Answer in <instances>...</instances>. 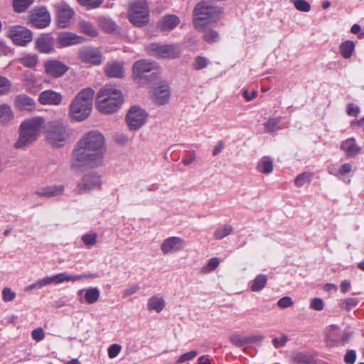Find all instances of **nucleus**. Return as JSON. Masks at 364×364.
<instances>
[{
  "label": "nucleus",
  "mask_w": 364,
  "mask_h": 364,
  "mask_svg": "<svg viewBox=\"0 0 364 364\" xmlns=\"http://www.w3.org/2000/svg\"><path fill=\"white\" fill-rule=\"evenodd\" d=\"M105 153L103 134L98 131H90L76 144L72 153L70 167L77 171H84L102 166Z\"/></svg>",
  "instance_id": "obj_1"
},
{
  "label": "nucleus",
  "mask_w": 364,
  "mask_h": 364,
  "mask_svg": "<svg viewBox=\"0 0 364 364\" xmlns=\"http://www.w3.org/2000/svg\"><path fill=\"white\" fill-rule=\"evenodd\" d=\"M124 102L122 91L114 85L102 87L96 96V108L102 114H109L117 111Z\"/></svg>",
  "instance_id": "obj_2"
},
{
  "label": "nucleus",
  "mask_w": 364,
  "mask_h": 364,
  "mask_svg": "<svg viewBox=\"0 0 364 364\" xmlns=\"http://www.w3.org/2000/svg\"><path fill=\"white\" fill-rule=\"evenodd\" d=\"M45 128V120L40 117L24 120L19 127V137L14 146L23 149L33 143Z\"/></svg>",
  "instance_id": "obj_3"
},
{
  "label": "nucleus",
  "mask_w": 364,
  "mask_h": 364,
  "mask_svg": "<svg viewBox=\"0 0 364 364\" xmlns=\"http://www.w3.org/2000/svg\"><path fill=\"white\" fill-rule=\"evenodd\" d=\"M95 91L91 88L82 90L70 105L69 114L77 122L86 119L92 109Z\"/></svg>",
  "instance_id": "obj_4"
},
{
  "label": "nucleus",
  "mask_w": 364,
  "mask_h": 364,
  "mask_svg": "<svg viewBox=\"0 0 364 364\" xmlns=\"http://www.w3.org/2000/svg\"><path fill=\"white\" fill-rule=\"evenodd\" d=\"M221 10L209 2H199L195 7L194 26L197 29H203L205 26L215 23L219 19Z\"/></svg>",
  "instance_id": "obj_5"
},
{
  "label": "nucleus",
  "mask_w": 364,
  "mask_h": 364,
  "mask_svg": "<svg viewBox=\"0 0 364 364\" xmlns=\"http://www.w3.org/2000/svg\"><path fill=\"white\" fill-rule=\"evenodd\" d=\"M158 73V65L153 61L139 60L136 61L132 66L133 80L140 86L153 81Z\"/></svg>",
  "instance_id": "obj_6"
},
{
  "label": "nucleus",
  "mask_w": 364,
  "mask_h": 364,
  "mask_svg": "<svg viewBox=\"0 0 364 364\" xmlns=\"http://www.w3.org/2000/svg\"><path fill=\"white\" fill-rule=\"evenodd\" d=\"M149 9L146 0H139L130 5L128 18L137 27H142L149 22Z\"/></svg>",
  "instance_id": "obj_7"
},
{
  "label": "nucleus",
  "mask_w": 364,
  "mask_h": 364,
  "mask_svg": "<svg viewBox=\"0 0 364 364\" xmlns=\"http://www.w3.org/2000/svg\"><path fill=\"white\" fill-rule=\"evenodd\" d=\"M146 50L150 55L161 58H176L181 54L180 48L173 44L152 43L146 46Z\"/></svg>",
  "instance_id": "obj_8"
},
{
  "label": "nucleus",
  "mask_w": 364,
  "mask_h": 364,
  "mask_svg": "<svg viewBox=\"0 0 364 364\" xmlns=\"http://www.w3.org/2000/svg\"><path fill=\"white\" fill-rule=\"evenodd\" d=\"M69 136V132L63 123L52 122L48 124L47 139L53 146H63Z\"/></svg>",
  "instance_id": "obj_9"
},
{
  "label": "nucleus",
  "mask_w": 364,
  "mask_h": 364,
  "mask_svg": "<svg viewBox=\"0 0 364 364\" xmlns=\"http://www.w3.org/2000/svg\"><path fill=\"white\" fill-rule=\"evenodd\" d=\"M102 186L101 176L95 172L84 175L77 182L74 192L81 195L90 193L94 190H100Z\"/></svg>",
  "instance_id": "obj_10"
},
{
  "label": "nucleus",
  "mask_w": 364,
  "mask_h": 364,
  "mask_svg": "<svg viewBox=\"0 0 364 364\" xmlns=\"http://www.w3.org/2000/svg\"><path fill=\"white\" fill-rule=\"evenodd\" d=\"M148 117L146 111L138 106L132 107L127 113L126 122L129 129L136 131L145 124Z\"/></svg>",
  "instance_id": "obj_11"
},
{
  "label": "nucleus",
  "mask_w": 364,
  "mask_h": 364,
  "mask_svg": "<svg viewBox=\"0 0 364 364\" xmlns=\"http://www.w3.org/2000/svg\"><path fill=\"white\" fill-rule=\"evenodd\" d=\"M56 11L58 26L65 28L68 27L74 18L75 11L65 2H60L55 5Z\"/></svg>",
  "instance_id": "obj_12"
},
{
  "label": "nucleus",
  "mask_w": 364,
  "mask_h": 364,
  "mask_svg": "<svg viewBox=\"0 0 364 364\" xmlns=\"http://www.w3.org/2000/svg\"><path fill=\"white\" fill-rule=\"evenodd\" d=\"M8 36L18 46L26 45L33 38L31 31L21 26L11 27L8 31Z\"/></svg>",
  "instance_id": "obj_13"
},
{
  "label": "nucleus",
  "mask_w": 364,
  "mask_h": 364,
  "mask_svg": "<svg viewBox=\"0 0 364 364\" xmlns=\"http://www.w3.org/2000/svg\"><path fill=\"white\" fill-rule=\"evenodd\" d=\"M32 25L38 28H44L48 26L51 21L50 13L44 8L35 9L29 16Z\"/></svg>",
  "instance_id": "obj_14"
},
{
  "label": "nucleus",
  "mask_w": 364,
  "mask_h": 364,
  "mask_svg": "<svg viewBox=\"0 0 364 364\" xmlns=\"http://www.w3.org/2000/svg\"><path fill=\"white\" fill-rule=\"evenodd\" d=\"M186 247V242L179 237H169L161 244V250L165 255L173 254L183 250Z\"/></svg>",
  "instance_id": "obj_15"
},
{
  "label": "nucleus",
  "mask_w": 364,
  "mask_h": 364,
  "mask_svg": "<svg viewBox=\"0 0 364 364\" xmlns=\"http://www.w3.org/2000/svg\"><path fill=\"white\" fill-rule=\"evenodd\" d=\"M44 69L46 75L58 78L63 76L68 68L65 63L58 60H48L44 63Z\"/></svg>",
  "instance_id": "obj_16"
},
{
  "label": "nucleus",
  "mask_w": 364,
  "mask_h": 364,
  "mask_svg": "<svg viewBox=\"0 0 364 364\" xmlns=\"http://www.w3.org/2000/svg\"><path fill=\"white\" fill-rule=\"evenodd\" d=\"M85 42V38L76 33L65 31L59 33L56 38V44L60 48L69 47Z\"/></svg>",
  "instance_id": "obj_17"
},
{
  "label": "nucleus",
  "mask_w": 364,
  "mask_h": 364,
  "mask_svg": "<svg viewBox=\"0 0 364 364\" xmlns=\"http://www.w3.org/2000/svg\"><path fill=\"white\" fill-rule=\"evenodd\" d=\"M99 276L96 273L82 274L78 275H70L67 272L58 273L51 277L52 282L55 284H59L63 282H75L87 278H97Z\"/></svg>",
  "instance_id": "obj_18"
},
{
  "label": "nucleus",
  "mask_w": 364,
  "mask_h": 364,
  "mask_svg": "<svg viewBox=\"0 0 364 364\" xmlns=\"http://www.w3.org/2000/svg\"><path fill=\"white\" fill-rule=\"evenodd\" d=\"M171 91L168 85L163 82L154 87L151 93V98L158 105H165L168 102Z\"/></svg>",
  "instance_id": "obj_19"
},
{
  "label": "nucleus",
  "mask_w": 364,
  "mask_h": 364,
  "mask_svg": "<svg viewBox=\"0 0 364 364\" xmlns=\"http://www.w3.org/2000/svg\"><path fill=\"white\" fill-rule=\"evenodd\" d=\"M62 100V95L52 90L43 91L38 97L39 102L43 105H59Z\"/></svg>",
  "instance_id": "obj_20"
},
{
  "label": "nucleus",
  "mask_w": 364,
  "mask_h": 364,
  "mask_svg": "<svg viewBox=\"0 0 364 364\" xmlns=\"http://www.w3.org/2000/svg\"><path fill=\"white\" fill-rule=\"evenodd\" d=\"M80 59L88 63L99 65L102 62V55L100 53L93 48H85L80 52Z\"/></svg>",
  "instance_id": "obj_21"
},
{
  "label": "nucleus",
  "mask_w": 364,
  "mask_h": 364,
  "mask_svg": "<svg viewBox=\"0 0 364 364\" xmlns=\"http://www.w3.org/2000/svg\"><path fill=\"white\" fill-rule=\"evenodd\" d=\"M106 75L110 77L122 78L124 75V63L118 61L107 63L105 69Z\"/></svg>",
  "instance_id": "obj_22"
},
{
  "label": "nucleus",
  "mask_w": 364,
  "mask_h": 364,
  "mask_svg": "<svg viewBox=\"0 0 364 364\" xmlns=\"http://www.w3.org/2000/svg\"><path fill=\"white\" fill-rule=\"evenodd\" d=\"M14 105L16 109L21 111H31L35 108L34 100L26 95H17Z\"/></svg>",
  "instance_id": "obj_23"
},
{
  "label": "nucleus",
  "mask_w": 364,
  "mask_h": 364,
  "mask_svg": "<svg viewBox=\"0 0 364 364\" xmlns=\"http://www.w3.org/2000/svg\"><path fill=\"white\" fill-rule=\"evenodd\" d=\"M341 149L348 157L351 158L358 155L360 152L361 148L354 138H349L341 143Z\"/></svg>",
  "instance_id": "obj_24"
},
{
  "label": "nucleus",
  "mask_w": 364,
  "mask_h": 364,
  "mask_svg": "<svg viewBox=\"0 0 364 364\" xmlns=\"http://www.w3.org/2000/svg\"><path fill=\"white\" fill-rule=\"evenodd\" d=\"M64 189L63 185L51 186L39 188L34 193L40 197H55L62 195Z\"/></svg>",
  "instance_id": "obj_25"
},
{
  "label": "nucleus",
  "mask_w": 364,
  "mask_h": 364,
  "mask_svg": "<svg viewBox=\"0 0 364 364\" xmlns=\"http://www.w3.org/2000/svg\"><path fill=\"white\" fill-rule=\"evenodd\" d=\"M36 48L43 53H49L53 50V38L49 35L42 36L36 39Z\"/></svg>",
  "instance_id": "obj_26"
},
{
  "label": "nucleus",
  "mask_w": 364,
  "mask_h": 364,
  "mask_svg": "<svg viewBox=\"0 0 364 364\" xmlns=\"http://www.w3.org/2000/svg\"><path fill=\"white\" fill-rule=\"evenodd\" d=\"M166 306L164 298L159 294L150 297L147 301L149 311H155L159 313L164 310Z\"/></svg>",
  "instance_id": "obj_27"
},
{
  "label": "nucleus",
  "mask_w": 364,
  "mask_h": 364,
  "mask_svg": "<svg viewBox=\"0 0 364 364\" xmlns=\"http://www.w3.org/2000/svg\"><path fill=\"white\" fill-rule=\"evenodd\" d=\"M18 61L24 67L36 70L39 59L38 55L35 53H23Z\"/></svg>",
  "instance_id": "obj_28"
},
{
  "label": "nucleus",
  "mask_w": 364,
  "mask_h": 364,
  "mask_svg": "<svg viewBox=\"0 0 364 364\" xmlns=\"http://www.w3.org/2000/svg\"><path fill=\"white\" fill-rule=\"evenodd\" d=\"M180 23V18L173 14L166 15L159 22V27L163 31H171Z\"/></svg>",
  "instance_id": "obj_29"
},
{
  "label": "nucleus",
  "mask_w": 364,
  "mask_h": 364,
  "mask_svg": "<svg viewBox=\"0 0 364 364\" xmlns=\"http://www.w3.org/2000/svg\"><path fill=\"white\" fill-rule=\"evenodd\" d=\"M274 169L273 160L269 156H264L257 162L256 170L264 174H270Z\"/></svg>",
  "instance_id": "obj_30"
},
{
  "label": "nucleus",
  "mask_w": 364,
  "mask_h": 364,
  "mask_svg": "<svg viewBox=\"0 0 364 364\" xmlns=\"http://www.w3.org/2000/svg\"><path fill=\"white\" fill-rule=\"evenodd\" d=\"M22 82L28 91H32L36 88L38 80L34 73L30 71H26L23 74Z\"/></svg>",
  "instance_id": "obj_31"
},
{
  "label": "nucleus",
  "mask_w": 364,
  "mask_h": 364,
  "mask_svg": "<svg viewBox=\"0 0 364 364\" xmlns=\"http://www.w3.org/2000/svg\"><path fill=\"white\" fill-rule=\"evenodd\" d=\"M353 170V166L349 163L343 164L338 169L333 171H329L331 174H333L337 176L339 179L344 181L346 183H350V179L347 178L346 176L350 173Z\"/></svg>",
  "instance_id": "obj_32"
},
{
  "label": "nucleus",
  "mask_w": 364,
  "mask_h": 364,
  "mask_svg": "<svg viewBox=\"0 0 364 364\" xmlns=\"http://www.w3.org/2000/svg\"><path fill=\"white\" fill-rule=\"evenodd\" d=\"M78 28L81 33L90 37H96L98 35V31L97 28L91 22L87 21H80L78 23Z\"/></svg>",
  "instance_id": "obj_33"
},
{
  "label": "nucleus",
  "mask_w": 364,
  "mask_h": 364,
  "mask_svg": "<svg viewBox=\"0 0 364 364\" xmlns=\"http://www.w3.org/2000/svg\"><path fill=\"white\" fill-rule=\"evenodd\" d=\"M14 119V112L6 104L0 105V124H8Z\"/></svg>",
  "instance_id": "obj_34"
},
{
  "label": "nucleus",
  "mask_w": 364,
  "mask_h": 364,
  "mask_svg": "<svg viewBox=\"0 0 364 364\" xmlns=\"http://www.w3.org/2000/svg\"><path fill=\"white\" fill-rule=\"evenodd\" d=\"M355 45L353 41L348 40L343 42L339 46V51L341 55L346 59L350 58L354 50Z\"/></svg>",
  "instance_id": "obj_35"
},
{
  "label": "nucleus",
  "mask_w": 364,
  "mask_h": 364,
  "mask_svg": "<svg viewBox=\"0 0 364 364\" xmlns=\"http://www.w3.org/2000/svg\"><path fill=\"white\" fill-rule=\"evenodd\" d=\"M84 290H80L78 294H80ZM85 299L88 304H94L97 301L100 297V290L97 287H91L85 290Z\"/></svg>",
  "instance_id": "obj_36"
},
{
  "label": "nucleus",
  "mask_w": 364,
  "mask_h": 364,
  "mask_svg": "<svg viewBox=\"0 0 364 364\" xmlns=\"http://www.w3.org/2000/svg\"><path fill=\"white\" fill-rule=\"evenodd\" d=\"M293 360L296 364H316L314 356L309 353H298L294 358Z\"/></svg>",
  "instance_id": "obj_37"
},
{
  "label": "nucleus",
  "mask_w": 364,
  "mask_h": 364,
  "mask_svg": "<svg viewBox=\"0 0 364 364\" xmlns=\"http://www.w3.org/2000/svg\"><path fill=\"white\" fill-rule=\"evenodd\" d=\"M97 21L99 23V26L106 32L112 33L116 31L117 26L111 18L100 17Z\"/></svg>",
  "instance_id": "obj_38"
},
{
  "label": "nucleus",
  "mask_w": 364,
  "mask_h": 364,
  "mask_svg": "<svg viewBox=\"0 0 364 364\" xmlns=\"http://www.w3.org/2000/svg\"><path fill=\"white\" fill-rule=\"evenodd\" d=\"M233 230L230 225H223L218 227L214 232L213 236L215 240H222L232 233Z\"/></svg>",
  "instance_id": "obj_39"
},
{
  "label": "nucleus",
  "mask_w": 364,
  "mask_h": 364,
  "mask_svg": "<svg viewBox=\"0 0 364 364\" xmlns=\"http://www.w3.org/2000/svg\"><path fill=\"white\" fill-rule=\"evenodd\" d=\"M267 277L265 274L257 275L252 281L251 289L253 291H261L267 284Z\"/></svg>",
  "instance_id": "obj_40"
},
{
  "label": "nucleus",
  "mask_w": 364,
  "mask_h": 364,
  "mask_svg": "<svg viewBox=\"0 0 364 364\" xmlns=\"http://www.w3.org/2000/svg\"><path fill=\"white\" fill-rule=\"evenodd\" d=\"M51 284H53L51 277H46L37 280L35 283L30 284L26 287V290L31 291L35 289H40L43 287Z\"/></svg>",
  "instance_id": "obj_41"
},
{
  "label": "nucleus",
  "mask_w": 364,
  "mask_h": 364,
  "mask_svg": "<svg viewBox=\"0 0 364 364\" xmlns=\"http://www.w3.org/2000/svg\"><path fill=\"white\" fill-rule=\"evenodd\" d=\"M312 173L304 172L296 176L294 180V184L296 187H302L305 184L309 183L312 179Z\"/></svg>",
  "instance_id": "obj_42"
},
{
  "label": "nucleus",
  "mask_w": 364,
  "mask_h": 364,
  "mask_svg": "<svg viewBox=\"0 0 364 364\" xmlns=\"http://www.w3.org/2000/svg\"><path fill=\"white\" fill-rule=\"evenodd\" d=\"M81 239L85 245L90 248L97 243V234L95 232L90 231L84 234Z\"/></svg>",
  "instance_id": "obj_43"
},
{
  "label": "nucleus",
  "mask_w": 364,
  "mask_h": 364,
  "mask_svg": "<svg viewBox=\"0 0 364 364\" xmlns=\"http://www.w3.org/2000/svg\"><path fill=\"white\" fill-rule=\"evenodd\" d=\"M33 0H14L13 7L16 12H23L31 4Z\"/></svg>",
  "instance_id": "obj_44"
},
{
  "label": "nucleus",
  "mask_w": 364,
  "mask_h": 364,
  "mask_svg": "<svg viewBox=\"0 0 364 364\" xmlns=\"http://www.w3.org/2000/svg\"><path fill=\"white\" fill-rule=\"evenodd\" d=\"M11 90V82L6 77L0 75V96L6 95Z\"/></svg>",
  "instance_id": "obj_45"
},
{
  "label": "nucleus",
  "mask_w": 364,
  "mask_h": 364,
  "mask_svg": "<svg viewBox=\"0 0 364 364\" xmlns=\"http://www.w3.org/2000/svg\"><path fill=\"white\" fill-rule=\"evenodd\" d=\"M220 261L218 257H213L208 260L206 265L201 268V272L203 274H208L215 270L219 265Z\"/></svg>",
  "instance_id": "obj_46"
},
{
  "label": "nucleus",
  "mask_w": 364,
  "mask_h": 364,
  "mask_svg": "<svg viewBox=\"0 0 364 364\" xmlns=\"http://www.w3.org/2000/svg\"><path fill=\"white\" fill-rule=\"evenodd\" d=\"M290 1L299 11L309 12L311 9L310 4L306 0H290Z\"/></svg>",
  "instance_id": "obj_47"
},
{
  "label": "nucleus",
  "mask_w": 364,
  "mask_h": 364,
  "mask_svg": "<svg viewBox=\"0 0 364 364\" xmlns=\"http://www.w3.org/2000/svg\"><path fill=\"white\" fill-rule=\"evenodd\" d=\"M279 121V118L278 117L269 118L264 124L265 129L268 132H273L274 131H277V129H279L278 125Z\"/></svg>",
  "instance_id": "obj_48"
},
{
  "label": "nucleus",
  "mask_w": 364,
  "mask_h": 364,
  "mask_svg": "<svg viewBox=\"0 0 364 364\" xmlns=\"http://www.w3.org/2000/svg\"><path fill=\"white\" fill-rule=\"evenodd\" d=\"M209 60L205 57L197 56L193 63V67L196 70H202L205 68L208 65Z\"/></svg>",
  "instance_id": "obj_49"
},
{
  "label": "nucleus",
  "mask_w": 364,
  "mask_h": 364,
  "mask_svg": "<svg viewBox=\"0 0 364 364\" xmlns=\"http://www.w3.org/2000/svg\"><path fill=\"white\" fill-rule=\"evenodd\" d=\"M230 342L237 347H242L245 344H247L246 342V337H242L239 334H234L230 338Z\"/></svg>",
  "instance_id": "obj_50"
},
{
  "label": "nucleus",
  "mask_w": 364,
  "mask_h": 364,
  "mask_svg": "<svg viewBox=\"0 0 364 364\" xmlns=\"http://www.w3.org/2000/svg\"><path fill=\"white\" fill-rule=\"evenodd\" d=\"M77 1L82 6L89 9H95L99 7L102 0H77Z\"/></svg>",
  "instance_id": "obj_51"
},
{
  "label": "nucleus",
  "mask_w": 364,
  "mask_h": 364,
  "mask_svg": "<svg viewBox=\"0 0 364 364\" xmlns=\"http://www.w3.org/2000/svg\"><path fill=\"white\" fill-rule=\"evenodd\" d=\"M16 297V293L9 287H5L2 290V299L5 302L13 301Z\"/></svg>",
  "instance_id": "obj_52"
},
{
  "label": "nucleus",
  "mask_w": 364,
  "mask_h": 364,
  "mask_svg": "<svg viewBox=\"0 0 364 364\" xmlns=\"http://www.w3.org/2000/svg\"><path fill=\"white\" fill-rule=\"evenodd\" d=\"M198 355V351L196 350H191L188 353L182 354L178 359L177 363H182L187 360H191L195 358Z\"/></svg>",
  "instance_id": "obj_53"
},
{
  "label": "nucleus",
  "mask_w": 364,
  "mask_h": 364,
  "mask_svg": "<svg viewBox=\"0 0 364 364\" xmlns=\"http://www.w3.org/2000/svg\"><path fill=\"white\" fill-rule=\"evenodd\" d=\"M203 38L208 43H213L218 39V33L213 30H207L203 36Z\"/></svg>",
  "instance_id": "obj_54"
},
{
  "label": "nucleus",
  "mask_w": 364,
  "mask_h": 364,
  "mask_svg": "<svg viewBox=\"0 0 364 364\" xmlns=\"http://www.w3.org/2000/svg\"><path fill=\"white\" fill-rule=\"evenodd\" d=\"M122 346L119 344H112L108 348V356L110 358H116L120 353Z\"/></svg>",
  "instance_id": "obj_55"
},
{
  "label": "nucleus",
  "mask_w": 364,
  "mask_h": 364,
  "mask_svg": "<svg viewBox=\"0 0 364 364\" xmlns=\"http://www.w3.org/2000/svg\"><path fill=\"white\" fill-rule=\"evenodd\" d=\"M323 301L320 298H314L310 304V308L315 311H321L323 309Z\"/></svg>",
  "instance_id": "obj_56"
},
{
  "label": "nucleus",
  "mask_w": 364,
  "mask_h": 364,
  "mask_svg": "<svg viewBox=\"0 0 364 364\" xmlns=\"http://www.w3.org/2000/svg\"><path fill=\"white\" fill-rule=\"evenodd\" d=\"M277 304L280 308L285 309L291 306L293 301L289 296H284L278 301Z\"/></svg>",
  "instance_id": "obj_57"
},
{
  "label": "nucleus",
  "mask_w": 364,
  "mask_h": 364,
  "mask_svg": "<svg viewBox=\"0 0 364 364\" xmlns=\"http://www.w3.org/2000/svg\"><path fill=\"white\" fill-rule=\"evenodd\" d=\"M139 290V286L138 284H133L129 286L127 288L122 291V295L124 297H128Z\"/></svg>",
  "instance_id": "obj_58"
},
{
  "label": "nucleus",
  "mask_w": 364,
  "mask_h": 364,
  "mask_svg": "<svg viewBox=\"0 0 364 364\" xmlns=\"http://www.w3.org/2000/svg\"><path fill=\"white\" fill-rule=\"evenodd\" d=\"M31 337L33 340L36 341H42L45 337V333L41 328H38L31 332Z\"/></svg>",
  "instance_id": "obj_59"
},
{
  "label": "nucleus",
  "mask_w": 364,
  "mask_h": 364,
  "mask_svg": "<svg viewBox=\"0 0 364 364\" xmlns=\"http://www.w3.org/2000/svg\"><path fill=\"white\" fill-rule=\"evenodd\" d=\"M346 112L349 116L357 117L360 113V107L353 103H350L347 105Z\"/></svg>",
  "instance_id": "obj_60"
},
{
  "label": "nucleus",
  "mask_w": 364,
  "mask_h": 364,
  "mask_svg": "<svg viewBox=\"0 0 364 364\" xmlns=\"http://www.w3.org/2000/svg\"><path fill=\"white\" fill-rule=\"evenodd\" d=\"M287 342V336L286 335H282V336L279 338L275 337L272 340V343L276 348H279L284 346L286 345Z\"/></svg>",
  "instance_id": "obj_61"
},
{
  "label": "nucleus",
  "mask_w": 364,
  "mask_h": 364,
  "mask_svg": "<svg viewBox=\"0 0 364 364\" xmlns=\"http://www.w3.org/2000/svg\"><path fill=\"white\" fill-rule=\"evenodd\" d=\"M356 360V353L354 350H348L345 356L344 361L346 363L353 364Z\"/></svg>",
  "instance_id": "obj_62"
},
{
  "label": "nucleus",
  "mask_w": 364,
  "mask_h": 364,
  "mask_svg": "<svg viewBox=\"0 0 364 364\" xmlns=\"http://www.w3.org/2000/svg\"><path fill=\"white\" fill-rule=\"evenodd\" d=\"M350 31L352 33L358 35L359 38H364V31L362 30L359 24H353L350 28Z\"/></svg>",
  "instance_id": "obj_63"
},
{
  "label": "nucleus",
  "mask_w": 364,
  "mask_h": 364,
  "mask_svg": "<svg viewBox=\"0 0 364 364\" xmlns=\"http://www.w3.org/2000/svg\"><path fill=\"white\" fill-rule=\"evenodd\" d=\"M196 152L193 151H191L188 153V157L185 158L182 160V163L185 166H189L196 160Z\"/></svg>",
  "instance_id": "obj_64"
}]
</instances>
